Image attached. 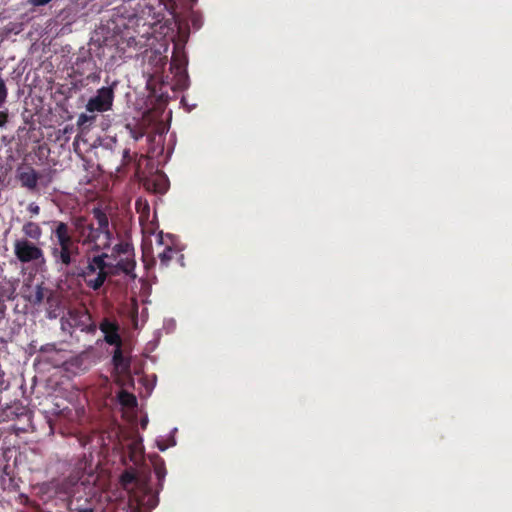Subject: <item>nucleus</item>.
Instances as JSON below:
<instances>
[{"label": "nucleus", "mask_w": 512, "mask_h": 512, "mask_svg": "<svg viewBox=\"0 0 512 512\" xmlns=\"http://www.w3.org/2000/svg\"><path fill=\"white\" fill-rule=\"evenodd\" d=\"M77 512H94L93 508L87 507L83 509H79Z\"/></svg>", "instance_id": "cd10ccee"}, {"label": "nucleus", "mask_w": 512, "mask_h": 512, "mask_svg": "<svg viewBox=\"0 0 512 512\" xmlns=\"http://www.w3.org/2000/svg\"><path fill=\"white\" fill-rule=\"evenodd\" d=\"M96 119V116L95 115H88V114H85V113H82L79 115L78 119H77V125L78 126H84L86 123H93Z\"/></svg>", "instance_id": "412c9836"}, {"label": "nucleus", "mask_w": 512, "mask_h": 512, "mask_svg": "<svg viewBox=\"0 0 512 512\" xmlns=\"http://www.w3.org/2000/svg\"><path fill=\"white\" fill-rule=\"evenodd\" d=\"M5 182V173L2 170V166H0V186H2Z\"/></svg>", "instance_id": "bb28decb"}, {"label": "nucleus", "mask_w": 512, "mask_h": 512, "mask_svg": "<svg viewBox=\"0 0 512 512\" xmlns=\"http://www.w3.org/2000/svg\"><path fill=\"white\" fill-rule=\"evenodd\" d=\"M120 484L121 487L130 494V497L135 501H139L137 499V495L135 493V489L140 488L142 483L137 475V472L134 468L126 469L120 476Z\"/></svg>", "instance_id": "9d476101"}, {"label": "nucleus", "mask_w": 512, "mask_h": 512, "mask_svg": "<svg viewBox=\"0 0 512 512\" xmlns=\"http://www.w3.org/2000/svg\"><path fill=\"white\" fill-rule=\"evenodd\" d=\"M186 65L187 59L184 54L173 53L171 69L175 71V74L178 77V83L182 87L186 86V81L188 79V75L186 73Z\"/></svg>", "instance_id": "4468645a"}, {"label": "nucleus", "mask_w": 512, "mask_h": 512, "mask_svg": "<svg viewBox=\"0 0 512 512\" xmlns=\"http://www.w3.org/2000/svg\"><path fill=\"white\" fill-rule=\"evenodd\" d=\"M117 398L119 403L124 407L130 408L134 407L137 404L136 397L126 390L119 391Z\"/></svg>", "instance_id": "aec40b11"}, {"label": "nucleus", "mask_w": 512, "mask_h": 512, "mask_svg": "<svg viewBox=\"0 0 512 512\" xmlns=\"http://www.w3.org/2000/svg\"><path fill=\"white\" fill-rule=\"evenodd\" d=\"M133 158L130 154V149L126 148L123 150V154H122V165L123 166H127L128 164H130L132 162Z\"/></svg>", "instance_id": "4be33fe9"}, {"label": "nucleus", "mask_w": 512, "mask_h": 512, "mask_svg": "<svg viewBox=\"0 0 512 512\" xmlns=\"http://www.w3.org/2000/svg\"><path fill=\"white\" fill-rule=\"evenodd\" d=\"M115 85L98 89L96 95L88 100L86 110L90 113L109 111L113 106Z\"/></svg>", "instance_id": "39448f33"}, {"label": "nucleus", "mask_w": 512, "mask_h": 512, "mask_svg": "<svg viewBox=\"0 0 512 512\" xmlns=\"http://www.w3.org/2000/svg\"><path fill=\"white\" fill-rule=\"evenodd\" d=\"M74 72L82 77V81L86 82L85 85L98 83L101 79V70L92 58L78 60Z\"/></svg>", "instance_id": "6e6552de"}, {"label": "nucleus", "mask_w": 512, "mask_h": 512, "mask_svg": "<svg viewBox=\"0 0 512 512\" xmlns=\"http://www.w3.org/2000/svg\"><path fill=\"white\" fill-rule=\"evenodd\" d=\"M27 415V408L18 402L0 408V422L12 421Z\"/></svg>", "instance_id": "f8f14e48"}, {"label": "nucleus", "mask_w": 512, "mask_h": 512, "mask_svg": "<svg viewBox=\"0 0 512 512\" xmlns=\"http://www.w3.org/2000/svg\"><path fill=\"white\" fill-rule=\"evenodd\" d=\"M46 306L48 318L55 319L59 316L60 300L53 291L49 292V295L46 297Z\"/></svg>", "instance_id": "2eb2a0df"}, {"label": "nucleus", "mask_w": 512, "mask_h": 512, "mask_svg": "<svg viewBox=\"0 0 512 512\" xmlns=\"http://www.w3.org/2000/svg\"><path fill=\"white\" fill-rule=\"evenodd\" d=\"M7 121H8V114H7V112L0 111V127L5 126Z\"/></svg>", "instance_id": "b1692460"}, {"label": "nucleus", "mask_w": 512, "mask_h": 512, "mask_svg": "<svg viewBox=\"0 0 512 512\" xmlns=\"http://www.w3.org/2000/svg\"><path fill=\"white\" fill-rule=\"evenodd\" d=\"M61 326L64 331L72 334L74 329H79L88 334L96 332V324L93 322L91 315L86 309H70L66 316L61 318Z\"/></svg>", "instance_id": "20e7f679"}, {"label": "nucleus", "mask_w": 512, "mask_h": 512, "mask_svg": "<svg viewBox=\"0 0 512 512\" xmlns=\"http://www.w3.org/2000/svg\"><path fill=\"white\" fill-rule=\"evenodd\" d=\"M110 248L111 254H108V259L115 261V263H112L113 270L135 279L136 260L133 244L127 239H121L114 246L111 245Z\"/></svg>", "instance_id": "7ed1b4c3"}, {"label": "nucleus", "mask_w": 512, "mask_h": 512, "mask_svg": "<svg viewBox=\"0 0 512 512\" xmlns=\"http://www.w3.org/2000/svg\"><path fill=\"white\" fill-rule=\"evenodd\" d=\"M179 254L180 251L176 247L172 245H166L164 249L158 253L160 265L164 268L168 267L175 256Z\"/></svg>", "instance_id": "f3484780"}, {"label": "nucleus", "mask_w": 512, "mask_h": 512, "mask_svg": "<svg viewBox=\"0 0 512 512\" xmlns=\"http://www.w3.org/2000/svg\"><path fill=\"white\" fill-rule=\"evenodd\" d=\"M85 466V463L80 461L76 470L71 473L67 478L62 480H53L49 483V486L54 490L56 495L71 496L74 491V487L82 478L80 470Z\"/></svg>", "instance_id": "0eeeda50"}, {"label": "nucleus", "mask_w": 512, "mask_h": 512, "mask_svg": "<svg viewBox=\"0 0 512 512\" xmlns=\"http://www.w3.org/2000/svg\"><path fill=\"white\" fill-rule=\"evenodd\" d=\"M155 473H156V476L158 477L159 480L163 479L164 476H165V469L164 467H156L155 468Z\"/></svg>", "instance_id": "393cba45"}, {"label": "nucleus", "mask_w": 512, "mask_h": 512, "mask_svg": "<svg viewBox=\"0 0 512 512\" xmlns=\"http://www.w3.org/2000/svg\"><path fill=\"white\" fill-rule=\"evenodd\" d=\"M131 136L134 140L138 141L140 138L143 137V133L142 132H137L135 130H131Z\"/></svg>", "instance_id": "a878e982"}, {"label": "nucleus", "mask_w": 512, "mask_h": 512, "mask_svg": "<svg viewBox=\"0 0 512 512\" xmlns=\"http://www.w3.org/2000/svg\"><path fill=\"white\" fill-rule=\"evenodd\" d=\"M99 329L104 334V340L107 344L122 346V339L119 334L120 326L116 320L103 318L99 324Z\"/></svg>", "instance_id": "1a4fd4ad"}, {"label": "nucleus", "mask_w": 512, "mask_h": 512, "mask_svg": "<svg viewBox=\"0 0 512 512\" xmlns=\"http://www.w3.org/2000/svg\"><path fill=\"white\" fill-rule=\"evenodd\" d=\"M17 179L22 187L34 191L37 188L40 175L32 167L27 166L24 169L18 170Z\"/></svg>", "instance_id": "ddd939ff"}, {"label": "nucleus", "mask_w": 512, "mask_h": 512, "mask_svg": "<svg viewBox=\"0 0 512 512\" xmlns=\"http://www.w3.org/2000/svg\"><path fill=\"white\" fill-rule=\"evenodd\" d=\"M158 242H159V244H163V237H162V235H160V238H159Z\"/></svg>", "instance_id": "c756f323"}, {"label": "nucleus", "mask_w": 512, "mask_h": 512, "mask_svg": "<svg viewBox=\"0 0 512 512\" xmlns=\"http://www.w3.org/2000/svg\"><path fill=\"white\" fill-rule=\"evenodd\" d=\"M13 247L14 255L21 263H29L44 258L43 250L28 239H17Z\"/></svg>", "instance_id": "423d86ee"}, {"label": "nucleus", "mask_w": 512, "mask_h": 512, "mask_svg": "<svg viewBox=\"0 0 512 512\" xmlns=\"http://www.w3.org/2000/svg\"><path fill=\"white\" fill-rule=\"evenodd\" d=\"M91 215V218L87 216L73 218L72 225L76 237H73L66 222H54L50 255L55 265L68 268L75 263L80 256V244L89 247V252L110 249L113 232L107 213L100 207H94Z\"/></svg>", "instance_id": "f257e3e1"}, {"label": "nucleus", "mask_w": 512, "mask_h": 512, "mask_svg": "<svg viewBox=\"0 0 512 512\" xmlns=\"http://www.w3.org/2000/svg\"><path fill=\"white\" fill-rule=\"evenodd\" d=\"M16 291L15 283L13 281L0 282V299L11 300L14 298Z\"/></svg>", "instance_id": "a211bd4d"}, {"label": "nucleus", "mask_w": 512, "mask_h": 512, "mask_svg": "<svg viewBox=\"0 0 512 512\" xmlns=\"http://www.w3.org/2000/svg\"><path fill=\"white\" fill-rule=\"evenodd\" d=\"M22 232L25 235L24 239H32L35 241H39L43 234L40 225L33 221L25 222L22 226Z\"/></svg>", "instance_id": "dca6fc26"}, {"label": "nucleus", "mask_w": 512, "mask_h": 512, "mask_svg": "<svg viewBox=\"0 0 512 512\" xmlns=\"http://www.w3.org/2000/svg\"><path fill=\"white\" fill-rule=\"evenodd\" d=\"M68 510L73 511L74 509L71 507V501L68 503Z\"/></svg>", "instance_id": "c85d7f7f"}, {"label": "nucleus", "mask_w": 512, "mask_h": 512, "mask_svg": "<svg viewBox=\"0 0 512 512\" xmlns=\"http://www.w3.org/2000/svg\"><path fill=\"white\" fill-rule=\"evenodd\" d=\"M106 251H88L85 255V263L78 272V276L83 279L86 286L94 291L100 290L109 277L120 275L113 270L112 262L107 261L109 255Z\"/></svg>", "instance_id": "f03ea898"}, {"label": "nucleus", "mask_w": 512, "mask_h": 512, "mask_svg": "<svg viewBox=\"0 0 512 512\" xmlns=\"http://www.w3.org/2000/svg\"><path fill=\"white\" fill-rule=\"evenodd\" d=\"M112 363L114 370L122 376H129L131 371V360L125 356L122 350V346H116V349L112 356Z\"/></svg>", "instance_id": "9b49d317"}, {"label": "nucleus", "mask_w": 512, "mask_h": 512, "mask_svg": "<svg viewBox=\"0 0 512 512\" xmlns=\"http://www.w3.org/2000/svg\"><path fill=\"white\" fill-rule=\"evenodd\" d=\"M49 292H51L50 289L44 288L42 285H37L34 293H32L28 299L33 305H40L46 300Z\"/></svg>", "instance_id": "6ab92c4d"}, {"label": "nucleus", "mask_w": 512, "mask_h": 512, "mask_svg": "<svg viewBox=\"0 0 512 512\" xmlns=\"http://www.w3.org/2000/svg\"><path fill=\"white\" fill-rule=\"evenodd\" d=\"M27 210L32 216H37L40 213V207L36 203L32 202L28 205Z\"/></svg>", "instance_id": "5701e85b"}]
</instances>
